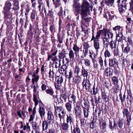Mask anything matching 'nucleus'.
<instances>
[{"label": "nucleus", "instance_id": "1", "mask_svg": "<svg viewBox=\"0 0 133 133\" xmlns=\"http://www.w3.org/2000/svg\"><path fill=\"white\" fill-rule=\"evenodd\" d=\"M81 8V13H87V12L89 11V8L91 9V10L92 11L93 6H90L89 3L88 2L84 1L82 4Z\"/></svg>", "mask_w": 133, "mask_h": 133}, {"label": "nucleus", "instance_id": "2", "mask_svg": "<svg viewBox=\"0 0 133 133\" xmlns=\"http://www.w3.org/2000/svg\"><path fill=\"white\" fill-rule=\"evenodd\" d=\"M66 53L64 50L63 49L61 52L59 53L58 55V57L59 59H63V63L65 66H67L69 62V58H65V60L66 61V63H64V58L65 57Z\"/></svg>", "mask_w": 133, "mask_h": 133}, {"label": "nucleus", "instance_id": "3", "mask_svg": "<svg viewBox=\"0 0 133 133\" xmlns=\"http://www.w3.org/2000/svg\"><path fill=\"white\" fill-rule=\"evenodd\" d=\"M99 35H96V37L93 36L92 38H91V41H94V46L96 51H98L100 48V44L99 41Z\"/></svg>", "mask_w": 133, "mask_h": 133}, {"label": "nucleus", "instance_id": "4", "mask_svg": "<svg viewBox=\"0 0 133 133\" xmlns=\"http://www.w3.org/2000/svg\"><path fill=\"white\" fill-rule=\"evenodd\" d=\"M38 86V85L36 86L34 85L33 87V92H34L33 100L35 102V105L37 106L38 103V100L37 98V95L36 94V91L37 90Z\"/></svg>", "mask_w": 133, "mask_h": 133}, {"label": "nucleus", "instance_id": "5", "mask_svg": "<svg viewBox=\"0 0 133 133\" xmlns=\"http://www.w3.org/2000/svg\"><path fill=\"white\" fill-rule=\"evenodd\" d=\"M13 5L12 4V3L9 1H7L5 2V6L4 7V10H8L10 11V10L12 9L14 10L13 9Z\"/></svg>", "mask_w": 133, "mask_h": 133}, {"label": "nucleus", "instance_id": "6", "mask_svg": "<svg viewBox=\"0 0 133 133\" xmlns=\"http://www.w3.org/2000/svg\"><path fill=\"white\" fill-rule=\"evenodd\" d=\"M74 121L73 120V117L70 115H67V117L66 118V122L68 124L70 123L71 127V129L72 130V126L75 125L74 124Z\"/></svg>", "mask_w": 133, "mask_h": 133}, {"label": "nucleus", "instance_id": "7", "mask_svg": "<svg viewBox=\"0 0 133 133\" xmlns=\"http://www.w3.org/2000/svg\"><path fill=\"white\" fill-rule=\"evenodd\" d=\"M81 18L82 19L84 20L86 23H88L90 21L91 18L90 17H87V13H80Z\"/></svg>", "mask_w": 133, "mask_h": 133}, {"label": "nucleus", "instance_id": "8", "mask_svg": "<svg viewBox=\"0 0 133 133\" xmlns=\"http://www.w3.org/2000/svg\"><path fill=\"white\" fill-rule=\"evenodd\" d=\"M74 110L76 116H79L81 115L82 109L78 105H76L74 108Z\"/></svg>", "mask_w": 133, "mask_h": 133}, {"label": "nucleus", "instance_id": "9", "mask_svg": "<svg viewBox=\"0 0 133 133\" xmlns=\"http://www.w3.org/2000/svg\"><path fill=\"white\" fill-rule=\"evenodd\" d=\"M116 36V40L118 41V43L119 42L122 43L123 40V35L121 31L120 32H118Z\"/></svg>", "mask_w": 133, "mask_h": 133}, {"label": "nucleus", "instance_id": "10", "mask_svg": "<svg viewBox=\"0 0 133 133\" xmlns=\"http://www.w3.org/2000/svg\"><path fill=\"white\" fill-rule=\"evenodd\" d=\"M82 85L83 87H85L86 90H89L90 84L89 80L84 79L82 82Z\"/></svg>", "mask_w": 133, "mask_h": 133}, {"label": "nucleus", "instance_id": "11", "mask_svg": "<svg viewBox=\"0 0 133 133\" xmlns=\"http://www.w3.org/2000/svg\"><path fill=\"white\" fill-rule=\"evenodd\" d=\"M99 127L102 130L105 129L107 127V123L106 122L103 118H102L99 121Z\"/></svg>", "mask_w": 133, "mask_h": 133}, {"label": "nucleus", "instance_id": "12", "mask_svg": "<svg viewBox=\"0 0 133 133\" xmlns=\"http://www.w3.org/2000/svg\"><path fill=\"white\" fill-rule=\"evenodd\" d=\"M126 6L125 3H121L120 7L118 9L119 12L121 15H122L123 13L125 12Z\"/></svg>", "mask_w": 133, "mask_h": 133}, {"label": "nucleus", "instance_id": "13", "mask_svg": "<svg viewBox=\"0 0 133 133\" xmlns=\"http://www.w3.org/2000/svg\"><path fill=\"white\" fill-rule=\"evenodd\" d=\"M89 56L90 58H92V61L93 62L94 66H98V65L96 63V62L95 61V59L93 58V57L95 58V54L93 52V51L91 50H89Z\"/></svg>", "mask_w": 133, "mask_h": 133}, {"label": "nucleus", "instance_id": "14", "mask_svg": "<svg viewBox=\"0 0 133 133\" xmlns=\"http://www.w3.org/2000/svg\"><path fill=\"white\" fill-rule=\"evenodd\" d=\"M104 54L105 57V59L104 61V66H106L107 65L106 59L107 58H110L111 56V54L110 51L108 50V49H107L105 51Z\"/></svg>", "mask_w": 133, "mask_h": 133}, {"label": "nucleus", "instance_id": "15", "mask_svg": "<svg viewBox=\"0 0 133 133\" xmlns=\"http://www.w3.org/2000/svg\"><path fill=\"white\" fill-rule=\"evenodd\" d=\"M53 3L54 5L55 8H57L59 7L61 5V4L60 3L61 0H52ZM65 3V4L66 3L68 0H62Z\"/></svg>", "mask_w": 133, "mask_h": 133}, {"label": "nucleus", "instance_id": "16", "mask_svg": "<svg viewBox=\"0 0 133 133\" xmlns=\"http://www.w3.org/2000/svg\"><path fill=\"white\" fill-rule=\"evenodd\" d=\"M102 40L104 47L108 49L110 43L109 39L105 36L103 38Z\"/></svg>", "mask_w": 133, "mask_h": 133}, {"label": "nucleus", "instance_id": "17", "mask_svg": "<svg viewBox=\"0 0 133 133\" xmlns=\"http://www.w3.org/2000/svg\"><path fill=\"white\" fill-rule=\"evenodd\" d=\"M76 96L73 94L72 95L70 94L68 97V99L69 102L74 104L76 102Z\"/></svg>", "mask_w": 133, "mask_h": 133}, {"label": "nucleus", "instance_id": "18", "mask_svg": "<svg viewBox=\"0 0 133 133\" xmlns=\"http://www.w3.org/2000/svg\"><path fill=\"white\" fill-rule=\"evenodd\" d=\"M71 131L72 133H81L80 129L77 123L76 125L72 126V129L71 130Z\"/></svg>", "mask_w": 133, "mask_h": 133}, {"label": "nucleus", "instance_id": "19", "mask_svg": "<svg viewBox=\"0 0 133 133\" xmlns=\"http://www.w3.org/2000/svg\"><path fill=\"white\" fill-rule=\"evenodd\" d=\"M13 1V9L14 11L18 10L19 9V2L18 0H12Z\"/></svg>", "mask_w": 133, "mask_h": 133}, {"label": "nucleus", "instance_id": "20", "mask_svg": "<svg viewBox=\"0 0 133 133\" xmlns=\"http://www.w3.org/2000/svg\"><path fill=\"white\" fill-rule=\"evenodd\" d=\"M110 31V30L109 29L104 28L102 30H100L98 31H97V34L96 35H99V36L100 37L101 33H103L104 34V35L105 36H106L107 34Z\"/></svg>", "mask_w": 133, "mask_h": 133}, {"label": "nucleus", "instance_id": "21", "mask_svg": "<svg viewBox=\"0 0 133 133\" xmlns=\"http://www.w3.org/2000/svg\"><path fill=\"white\" fill-rule=\"evenodd\" d=\"M102 98L106 103L109 100V97L107 95L106 93L104 91L101 92Z\"/></svg>", "mask_w": 133, "mask_h": 133}, {"label": "nucleus", "instance_id": "22", "mask_svg": "<svg viewBox=\"0 0 133 133\" xmlns=\"http://www.w3.org/2000/svg\"><path fill=\"white\" fill-rule=\"evenodd\" d=\"M115 0H105V3L109 7H114V3Z\"/></svg>", "mask_w": 133, "mask_h": 133}, {"label": "nucleus", "instance_id": "23", "mask_svg": "<svg viewBox=\"0 0 133 133\" xmlns=\"http://www.w3.org/2000/svg\"><path fill=\"white\" fill-rule=\"evenodd\" d=\"M48 12H47L46 15L49 18H52L54 17V13L52 11V9L51 8H48Z\"/></svg>", "mask_w": 133, "mask_h": 133}, {"label": "nucleus", "instance_id": "24", "mask_svg": "<svg viewBox=\"0 0 133 133\" xmlns=\"http://www.w3.org/2000/svg\"><path fill=\"white\" fill-rule=\"evenodd\" d=\"M109 61V65L110 66H116L118 65V62L116 61L115 59H110Z\"/></svg>", "mask_w": 133, "mask_h": 133}, {"label": "nucleus", "instance_id": "25", "mask_svg": "<svg viewBox=\"0 0 133 133\" xmlns=\"http://www.w3.org/2000/svg\"><path fill=\"white\" fill-rule=\"evenodd\" d=\"M39 112L41 118H42L44 117L45 114V109L40 106L39 109Z\"/></svg>", "mask_w": 133, "mask_h": 133}, {"label": "nucleus", "instance_id": "26", "mask_svg": "<svg viewBox=\"0 0 133 133\" xmlns=\"http://www.w3.org/2000/svg\"><path fill=\"white\" fill-rule=\"evenodd\" d=\"M61 125V129L63 130H68L69 128V125L68 123L66 122H64L63 123H60Z\"/></svg>", "mask_w": 133, "mask_h": 133}, {"label": "nucleus", "instance_id": "27", "mask_svg": "<svg viewBox=\"0 0 133 133\" xmlns=\"http://www.w3.org/2000/svg\"><path fill=\"white\" fill-rule=\"evenodd\" d=\"M65 107L69 112L72 111V103L70 102H68L65 104Z\"/></svg>", "mask_w": 133, "mask_h": 133}, {"label": "nucleus", "instance_id": "28", "mask_svg": "<svg viewBox=\"0 0 133 133\" xmlns=\"http://www.w3.org/2000/svg\"><path fill=\"white\" fill-rule=\"evenodd\" d=\"M37 106H36L35 105V107L33 109L32 111V114L30 116V118L29 119V122L32 121L34 118L35 116L36 112V109Z\"/></svg>", "mask_w": 133, "mask_h": 133}, {"label": "nucleus", "instance_id": "29", "mask_svg": "<svg viewBox=\"0 0 133 133\" xmlns=\"http://www.w3.org/2000/svg\"><path fill=\"white\" fill-rule=\"evenodd\" d=\"M83 109V114L85 118H87L90 113L89 109L84 108Z\"/></svg>", "mask_w": 133, "mask_h": 133}, {"label": "nucleus", "instance_id": "30", "mask_svg": "<svg viewBox=\"0 0 133 133\" xmlns=\"http://www.w3.org/2000/svg\"><path fill=\"white\" fill-rule=\"evenodd\" d=\"M65 77L70 80L72 77V72L71 70L69 72L66 71L65 74Z\"/></svg>", "mask_w": 133, "mask_h": 133}, {"label": "nucleus", "instance_id": "31", "mask_svg": "<svg viewBox=\"0 0 133 133\" xmlns=\"http://www.w3.org/2000/svg\"><path fill=\"white\" fill-rule=\"evenodd\" d=\"M48 124L47 123V121L45 120L43 121L42 124V130H47L48 128Z\"/></svg>", "mask_w": 133, "mask_h": 133}, {"label": "nucleus", "instance_id": "32", "mask_svg": "<svg viewBox=\"0 0 133 133\" xmlns=\"http://www.w3.org/2000/svg\"><path fill=\"white\" fill-rule=\"evenodd\" d=\"M56 79L58 84H62L63 82V78L62 75L57 76L56 78Z\"/></svg>", "mask_w": 133, "mask_h": 133}, {"label": "nucleus", "instance_id": "33", "mask_svg": "<svg viewBox=\"0 0 133 133\" xmlns=\"http://www.w3.org/2000/svg\"><path fill=\"white\" fill-rule=\"evenodd\" d=\"M48 120H53L54 117L53 113L51 111H48L47 114Z\"/></svg>", "mask_w": 133, "mask_h": 133}, {"label": "nucleus", "instance_id": "34", "mask_svg": "<svg viewBox=\"0 0 133 133\" xmlns=\"http://www.w3.org/2000/svg\"><path fill=\"white\" fill-rule=\"evenodd\" d=\"M116 43V42L115 41H113L112 40L110 42L109 44L112 50L113 48H116L117 46Z\"/></svg>", "mask_w": 133, "mask_h": 133}, {"label": "nucleus", "instance_id": "35", "mask_svg": "<svg viewBox=\"0 0 133 133\" xmlns=\"http://www.w3.org/2000/svg\"><path fill=\"white\" fill-rule=\"evenodd\" d=\"M122 119H119L117 122L118 126L120 129H122L124 125Z\"/></svg>", "mask_w": 133, "mask_h": 133}, {"label": "nucleus", "instance_id": "36", "mask_svg": "<svg viewBox=\"0 0 133 133\" xmlns=\"http://www.w3.org/2000/svg\"><path fill=\"white\" fill-rule=\"evenodd\" d=\"M105 74L107 76H110L112 74L113 70L112 69H111L110 68H107L105 70Z\"/></svg>", "mask_w": 133, "mask_h": 133}, {"label": "nucleus", "instance_id": "37", "mask_svg": "<svg viewBox=\"0 0 133 133\" xmlns=\"http://www.w3.org/2000/svg\"><path fill=\"white\" fill-rule=\"evenodd\" d=\"M75 53L74 51L72 50H70L69 51V55L70 60H73L75 56Z\"/></svg>", "mask_w": 133, "mask_h": 133}, {"label": "nucleus", "instance_id": "38", "mask_svg": "<svg viewBox=\"0 0 133 133\" xmlns=\"http://www.w3.org/2000/svg\"><path fill=\"white\" fill-rule=\"evenodd\" d=\"M128 95L127 97V98L129 101L130 103H131L133 101V97L132 96L131 93V92L129 91L128 92Z\"/></svg>", "mask_w": 133, "mask_h": 133}, {"label": "nucleus", "instance_id": "39", "mask_svg": "<svg viewBox=\"0 0 133 133\" xmlns=\"http://www.w3.org/2000/svg\"><path fill=\"white\" fill-rule=\"evenodd\" d=\"M101 111L100 109L98 108L96 109L95 111L94 112V115H96V117L99 116L101 114Z\"/></svg>", "mask_w": 133, "mask_h": 133}, {"label": "nucleus", "instance_id": "40", "mask_svg": "<svg viewBox=\"0 0 133 133\" xmlns=\"http://www.w3.org/2000/svg\"><path fill=\"white\" fill-rule=\"evenodd\" d=\"M58 71L61 74H63L64 73H65L66 71V70L67 69V67H58Z\"/></svg>", "mask_w": 133, "mask_h": 133}, {"label": "nucleus", "instance_id": "41", "mask_svg": "<svg viewBox=\"0 0 133 133\" xmlns=\"http://www.w3.org/2000/svg\"><path fill=\"white\" fill-rule=\"evenodd\" d=\"M119 96L122 103H123L124 101L126 98L125 93H124V94L122 95L121 93V92L119 94Z\"/></svg>", "mask_w": 133, "mask_h": 133}, {"label": "nucleus", "instance_id": "42", "mask_svg": "<svg viewBox=\"0 0 133 133\" xmlns=\"http://www.w3.org/2000/svg\"><path fill=\"white\" fill-rule=\"evenodd\" d=\"M73 50L75 51V53L76 56L77 53L81 49L77 45L74 44V46L73 48Z\"/></svg>", "mask_w": 133, "mask_h": 133}, {"label": "nucleus", "instance_id": "43", "mask_svg": "<svg viewBox=\"0 0 133 133\" xmlns=\"http://www.w3.org/2000/svg\"><path fill=\"white\" fill-rule=\"evenodd\" d=\"M50 30L52 34H54V32L56 31V28L54 24H52L50 26Z\"/></svg>", "mask_w": 133, "mask_h": 133}, {"label": "nucleus", "instance_id": "44", "mask_svg": "<svg viewBox=\"0 0 133 133\" xmlns=\"http://www.w3.org/2000/svg\"><path fill=\"white\" fill-rule=\"evenodd\" d=\"M83 102L84 104V107L82 105V107L83 109H89V103H88L87 101H86L85 100H83Z\"/></svg>", "mask_w": 133, "mask_h": 133}, {"label": "nucleus", "instance_id": "45", "mask_svg": "<svg viewBox=\"0 0 133 133\" xmlns=\"http://www.w3.org/2000/svg\"><path fill=\"white\" fill-rule=\"evenodd\" d=\"M81 78L78 77H77L75 79L74 78L73 79V81L74 82V83L77 84H78L81 82Z\"/></svg>", "mask_w": 133, "mask_h": 133}, {"label": "nucleus", "instance_id": "46", "mask_svg": "<svg viewBox=\"0 0 133 133\" xmlns=\"http://www.w3.org/2000/svg\"><path fill=\"white\" fill-rule=\"evenodd\" d=\"M122 113L123 114V117H125L129 115L130 112L127 109H124L122 110Z\"/></svg>", "mask_w": 133, "mask_h": 133}, {"label": "nucleus", "instance_id": "47", "mask_svg": "<svg viewBox=\"0 0 133 133\" xmlns=\"http://www.w3.org/2000/svg\"><path fill=\"white\" fill-rule=\"evenodd\" d=\"M112 81L114 85L118 84L119 80L117 77L115 76L113 77L112 78Z\"/></svg>", "mask_w": 133, "mask_h": 133}, {"label": "nucleus", "instance_id": "48", "mask_svg": "<svg viewBox=\"0 0 133 133\" xmlns=\"http://www.w3.org/2000/svg\"><path fill=\"white\" fill-rule=\"evenodd\" d=\"M61 98L63 99L65 102H66L68 98V96L66 93L62 94L61 95V97L60 98V99L61 100V102H63V100Z\"/></svg>", "mask_w": 133, "mask_h": 133}, {"label": "nucleus", "instance_id": "49", "mask_svg": "<svg viewBox=\"0 0 133 133\" xmlns=\"http://www.w3.org/2000/svg\"><path fill=\"white\" fill-rule=\"evenodd\" d=\"M55 112L56 114L58 112H60L62 110L63 108L61 107L54 106Z\"/></svg>", "mask_w": 133, "mask_h": 133}, {"label": "nucleus", "instance_id": "50", "mask_svg": "<svg viewBox=\"0 0 133 133\" xmlns=\"http://www.w3.org/2000/svg\"><path fill=\"white\" fill-rule=\"evenodd\" d=\"M131 51L130 47L128 46L125 47L124 50V52L128 54Z\"/></svg>", "mask_w": 133, "mask_h": 133}, {"label": "nucleus", "instance_id": "51", "mask_svg": "<svg viewBox=\"0 0 133 133\" xmlns=\"http://www.w3.org/2000/svg\"><path fill=\"white\" fill-rule=\"evenodd\" d=\"M36 15V11L35 10H33L31 16V18L32 21H34L35 19Z\"/></svg>", "mask_w": 133, "mask_h": 133}, {"label": "nucleus", "instance_id": "52", "mask_svg": "<svg viewBox=\"0 0 133 133\" xmlns=\"http://www.w3.org/2000/svg\"><path fill=\"white\" fill-rule=\"evenodd\" d=\"M32 128L35 130H38L39 129V127L37 123L36 122H34L32 124Z\"/></svg>", "mask_w": 133, "mask_h": 133}, {"label": "nucleus", "instance_id": "53", "mask_svg": "<svg viewBox=\"0 0 133 133\" xmlns=\"http://www.w3.org/2000/svg\"><path fill=\"white\" fill-rule=\"evenodd\" d=\"M77 55L78 57H81L82 58H83L84 56L83 51L81 49L77 53L76 56Z\"/></svg>", "mask_w": 133, "mask_h": 133}, {"label": "nucleus", "instance_id": "54", "mask_svg": "<svg viewBox=\"0 0 133 133\" xmlns=\"http://www.w3.org/2000/svg\"><path fill=\"white\" fill-rule=\"evenodd\" d=\"M80 122L82 127H84L86 125V122L85 118H82L80 119Z\"/></svg>", "mask_w": 133, "mask_h": 133}, {"label": "nucleus", "instance_id": "55", "mask_svg": "<svg viewBox=\"0 0 133 133\" xmlns=\"http://www.w3.org/2000/svg\"><path fill=\"white\" fill-rule=\"evenodd\" d=\"M39 79V77L38 76H37L34 78H33L32 79V81L34 85L35 84V82L36 83L37 82L38 79Z\"/></svg>", "mask_w": 133, "mask_h": 133}, {"label": "nucleus", "instance_id": "56", "mask_svg": "<svg viewBox=\"0 0 133 133\" xmlns=\"http://www.w3.org/2000/svg\"><path fill=\"white\" fill-rule=\"evenodd\" d=\"M60 60L59 61H57L53 62L52 64V66H60Z\"/></svg>", "mask_w": 133, "mask_h": 133}, {"label": "nucleus", "instance_id": "57", "mask_svg": "<svg viewBox=\"0 0 133 133\" xmlns=\"http://www.w3.org/2000/svg\"><path fill=\"white\" fill-rule=\"evenodd\" d=\"M39 1L41 2L38 1L39 4L38 8L39 9H40L41 8H44V7H45V3L42 2V0H39Z\"/></svg>", "mask_w": 133, "mask_h": 133}, {"label": "nucleus", "instance_id": "58", "mask_svg": "<svg viewBox=\"0 0 133 133\" xmlns=\"http://www.w3.org/2000/svg\"><path fill=\"white\" fill-rule=\"evenodd\" d=\"M57 52V50L55 48L53 47L51 50L52 55L55 56L56 55Z\"/></svg>", "mask_w": 133, "mask_h": 133}, {"label": "nucleus", "instance_id": "59", "mask_svg": "<svg viewBox=\"0 0 133 133\" xmlns=\"http://www.w3.org/2000/svg\"><path fill=\"white\" fill-rule=\"evenodd\" d=\"M39 10L40 13L43 14V12H44L45 13V15H46V9L45 8V7H44V8H42V9H41V8L39 9Z\"/></svg>", "mask_w": 133, "mask_h": 133}, {"label": "nucleus", "instance_id": "60", "mask_svg": "<svg viewBox=\"0 0 133 133\" xmlns=\"http://www.w3.org/2000/svg\"><path fill=\"white\" fill-rule=\"evenodd\" d=\"M122 27L121 26H120L117 25L115 26L113 28V29L114 31H116V30L119 31L121 29V30H122ZM121 31H122V30Z\"/></svg>", "mask_w": 133, "mask_h": 133}, {"label": "nucleus", "instance_id": "61", "mask_svg": "<svg viewBox=\"0 0 133 133\" xmlns=\"http://www.w3.org/2000/svg\"><path fill=\"white\" fill-rule=\"evenodd\" d=\"M8 10H4L3 11L4 14V17L5 19H7L9 18V14L8 13Z\"/></svg>", "mask_w": 133, "mask_h": 133}, {"label": "nucleus", "instance_id": "62", "mask_svg": "<svg viewBox=\"0 0 133 133\" xmlns=\"http://www.w3.org/2000/svg\"><path fill=\"white\" fill-rule=\"evenodd\" d=\"M26 7L25 8V11L26 12L25 13V16H27L29 12L30 11V8L29 6V5H26Z\"/></svg>", "mask_w": 133, "mask_h": 133}, {"label": "nucleus", "instance_id": "63", "mask_svg": "<svg viewBox=\"0 0 133 133\" xmlns=\"http://www.w3.org/2000/svg\"><path fill=\"white\" fill-rule=\"evenodd\" d=\"M126 117L127 118V124L129 126L130 124V123L131 119V116L130 115H128Z\"/></svg>", "mask_w": 133, "mask_h": 133}, {"label": "nucleus", "instance_id": "64", "mask_svg": "<svg viewBox=\"0 0 133 133\" xmlns=\"http://www.w3.org/2000/svg\"><path fill=\"white\" fill-rule=\"evenodd\" d=\"M130 1L129 2L130 4V8L129 10L132 11H133V0H130Z\"/></svg>", "mask_w": 133, "mask_h": 133}]
</instances>
